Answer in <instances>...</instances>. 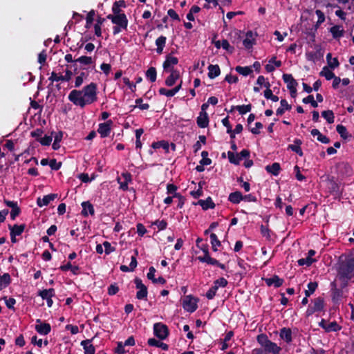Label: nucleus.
<instances>
[{"label": "nucleus", "mask_w": 354, "mask_h": 354, "mask_svg": "<svg viewBox=\"0 0 354 354\" xmlns=\"http://www.w3.org/2000/svg\"><path fill=\"white\" fill-rule=\"evenodd\" d=\"M91 341L92 339H87L81 342L80 344L83 346L84 354H95V348Z\"/></svg>", "instance_id": "23"}, {"label": "nucleus", "mask_w": 354, "mask_h": 354, "mask_svg": "<svg viewBox=\"0 0 354 354\" xmlns=\"http://www.w3.org/2000/svg\"><path fill=\"white\" fill-rule=\"evenodd\" d=\"M209 238H210V242H211L212 245H213V246H218V247L221 246V243L218 240V237H217L216 234L211 233L210 236H209Z\"/></svg>", "instance_id": "61"}, {"label": "nucleus", "mask_w": 354, "mask_h": 354, "mask_svg": "<svg viewBox=\"0 0 354 354\" xmlns=\"http://www.w3.org/2000/svg\"><path fill=\"white\" fill-rule=\"evenodd\" d=\"M281 106L277 109L276 114L277 115H282L285 111H290L292 106L289 104L286 100L282 99L280 101Z\"/></svg>", "instance_id": "32"}, {"label": "nucleus", "mask_w": 354, "mask_h": 354, "mask_svg": "<svg viewBox=\"0 0 354 354\" xmlns=\"http://www.w3.org/2000/svg\"><path fill=\"white\" fill-rule=\"evenodd\" d=\"M308 290H305V295L310 297L313 295L318 287V283L317 281H310L307 285Z\"/></svg>", "instance_id": "44"}, {"label": "nucleus", "mask_w": 354, "mask_h": 354, "mask_svg": "<svg viewBox=\"0 0 354 354\" xmlns=\"http://www.w3.org/2000/svg\"><path fill=\"white\" fill-rule=\"evenodd\" d=\"M200 248L204 253L203 256H199L198 257V259L200 262L202 263H207L210 259L212 257H210L209 252V246L207 244H202L200 245V247H198Z\"/></svg>", "instance_id": "19"}, {"label": "nucleus", "mask_w": 354, "mask_h": 354, "mask_svg": "<svg viewBox=\"0 0 354 354\" xmlns=\"http://www.w3.org/2000/svg\"><path fill=\"white\" fill-rule=\"evenodd\" d=\"M103 245L104 247V252L106 254H109L115 250V248L112 247L109 241H104L103 243Z\"/></svg>", "instance_id": "63"}, {"label": "nucleus", "mask_w": 354, "mask_h": 354, "mask_svg": "<svg viewBox=\"0 0 354 354\" xmlns=\"http://www.w3.org/2000/svg\"><path fill=\"white\" fill-rule=\"evenodd\" d=\"M170 75L166 78L165 84L167 86H174L176 81L180 78V72L177 69L168 71Z\"/></svg>", "instance_id": "15"}, {"label": "nucleus", "mask_w": 354, "mask_h": 354, "mask_svg": "<svg viewBox=\"0 0 354 354\" xmlns=\"http://www.w3.org/2000/svg\"><path fill=\"white\" fill-rule=\"evenodd\" d=\"M336 131L344 140H347L351 137V135L348 132L346 127L342 124L337 125Z\"/></svg>", "instance_id": "38"}, {"label": "nucleus", "mask_w": 354, "mask_h": 354, "mask_svg": "<svg viewBox=\"0 0 354 354\" xmlns=\"http://www.w3.org/2000/svg\"><path fill=\"white\" fill-rule=\"evenodd\" d=\"M95 12L94 10H91L88 12L87 14L86 21V27L88 28L93 21L94 17H95Z\"/></svg>", "instance_id": "58"}, {"label": "nucleus", "mask_w": 354, "mask_h": 354, "mask_svg": "<svg viewBox=\"0 0 354 354\" xmlns=\"http://www.w3.org/2000/svg\"><path fill=\"white\" fill-rule=\"evenodd\" d=\"M316 261V259H313L310 257H307L306 258H302L298 260L297 263L299 266H310L312 265L313 262Z\"/></svg>", "instance_id": "51"}, {"label": "nucleus", "mask_w": 354, "mask_h": 354, "mask_svg": "<svg viewBox=\"0 0 354 354\" xmlns=\"http://www.w3.org/2000/svg\"><path fill=\"white\" fill-rule=\"evenodd\" d=\"M75 62H77L85 66H89L93 63V60L91 57H88L85 55L81 56L79 58L76 59Z\"/></svg>", "instance_id": "48"}, {"label": "nucleus", "mask_w": 354, "mask_h": 354, "mask_svg": "<svg viewBox=\"0 0 354 354\" xmlns=\"http://www.w3.org/2000/svg\"><path fill=\"white\" fill-rule=\"evenodd\" d=\"M113 122L111 120H109L104 123H100L97 129V132L102 138H106L109 136Z\"/></svg>", "instance_id": "12"}, {"label": "nucleus", "mask_w": 354, "mask_h": 354, "mask_svg": "<svg viewBox=\"0 0 354 354\" xmlns=\"http://www.w3.org/2000/svg\"><path fill=\"white\" fill-rule=\"evenodd\" d=\"M316 51L315 52H310L306 54L307 59L310 61H315V59L317 58V57H322L323 53L322 52V48L319 46H316Z\"/></svg>", "instance_id": "40"}, {"label": "nucleus", "mask_w": 354, "mask_h": 354, "mask_svg": "<svg viewBox=\"0 0 354 354\" xmlns=\"http://www.w3.org/2000/svg\"><path fill=\"white\" fill-rule=\"evenodd\" d=\"M326 61L328 67L330 68L331 69H335L339 65L338 59L337 57L332 59V55L330 53L326 55Z\"/></svg>", "instance_id": "39"}, {"label": "nucleus", "mask_w": 354, "mask_h": 354, "mask_svg": "<svg viewBox=\"0 0 354 354\" xmlns=\"http://www.w3.org/2000/svg\"><path fill=\"white\" fill-rule=\"evenodd\" d=\"M136 104L141 110H147L149 109V104L142 103V99L141 97L136 100Z\"/></svg>", "instance_id": "62"}, {"label": "nucleus", "mask_w": 354, "mask_h": 354, "mask_svg": "<svg viewBox=\"0 0 354 354\" xmlns=\"http://www.w3.org/2000/svg\"><path fill=\"white\" fill-rule=\"evenodd\" d=\"M227 284L228 282L224 277H220L219 279L215 280L213 283V285L216 286L217 289H218L219 287L225 288L227 286Z\"/></svg>", "instance_id": "52"}, {"label": "nucleus", "mask_w": 354, "mask_h": 354, "mask_svg": "<svg viewBox=\"0 0 354 354\" xmlns=\"http://www.w3.org/2000/svg\"><path fill=\"white\" fill-rule=\"evenodd\" d=\"M266 170L268 173H270L272 175L277 176L279 175L281 170L280 164L279 162H274L272 165H267L266 167Z\"/></svg>", "instance_id": "36"}, {"label": "nucleus", "mask_w": 354, "mask_h": 354, "mask_svg": "<svg viewBox=\"0 0 354 354\" xmlns=\"http://www.w3.org/2000/svg\"><path fill=\"white\" fill-rule=\"evenodd\" d=\"M147 343L151 346L160 348L163 351H167L169 348V346L167 344L162 342L155 338H149L147 341Z\"/></svg>", "instance_id": "33"}, {"label": "nucleus", "mask_w": 354, "mask_h": 354, "mask_svg": "<svg viewBox=\"0 0 354 354\" xmlns=\"http://www.w3.org/2000/svg\"><path fill=\"white\" fill-rule=\"evenodd\" d=\"M235 70L236 71L243 75V76H247V75H250L253 71L251 68V66H237L236 68H235Z\"/></svg>", "instance_id": "43"}, {"label": "nucleus", "mask_w": 354, "mask_h": 354, "mask_svg": "<svg viewBox=\"0 0 354 354\" xmlns=\"http://www.w3.org/2000/svg\"><path fill=\"white\" fill-rule=\"evenodd\" d=\"M136 289L138 290L136 292V299L138 300H147L148 295L147 287L142 283L141 279L136 277L133 280Z\"/></svg>", "instance_id": "7"}, {"label": "nucleus", "mask_w": 354, "mask_h": 354, "mask_svg": "<svg viewBox=\"0 0 354 354\" xmlns=\"http://www.w3.org/2000/svg\"><path fill=\"white\" fill-rule=\"evenodd\" d=\"M319 75L324 77L327 80H330L335 77V73L330 71L328 66H324Z\"/></svg>", "instance_id": "45"}, {"label": "nucleus", "mask_w": 354, "mask_h": 354, "mask_svg": "<svg viewBox=\"0 0 354 354\" xmlns=\"http://www.w3.org/2000/svg\"><path fill=\"white\" fill-rule=\"evenodd\" d=\"M279 337L287 344H290L292 341V330L290 328L283 327L280 330Z\"/></svg>", "instance_id": "18"}, {"label": "nucleus", "mask_w": 354, "mask_h": 354, "mask_svg": "<svg viewBox=\"0 0 354 354\" xmlns=\"http://www.w3.org/2000/svg\"><path fill=\"white\" fill-rule=\"evenodd\" d=\"M58 196L57 194H49L48 195H45L42 198H37V205L39 207H42L44 205H48L51 201H54Z\"/></svg>", "instance_id": "17"}, {"label": "nucleus", "mask_w": 354, "mask_h": 354, "mask_svg": "<svg viewBox=\"0 0 354 354\" xmlns=\"http://www.w3.org/2000/svg\"><path fill=\"white\" fill-rule=\"evenodd\" d=\"M228 201L233 204H239L243 201V194L240 191H236L230 194Z\"/></svg>", "instance_id": "31"}, {"label": "nucleus", "mask_w": 354, "mask_h": 354, "mask_svg": "<svg viewBox=\"0 0 354 354\" xmlns=\"http://www.w3.org/2000/svg\"><path fill=\"white\" fill-rule=\"evenodd\" d=\"M209 71L208 77L210 79H214L221 74V69L218 65L209 64L207 67Z\"/></svg>", "instance_id": "29"}, {"label": "nucleus", "mask_w": 354, "mask_h": 354, "mask_svg": "<svg viewBox=\"0 0 354 354\" xmlns=\"http://www.w3.org/2000/svg\"><path fill=\"white\" fill-rule=\"evenodd\" d=\"M197 204L201 205L203 210L214 209L215 207V203L210 196L207 197L205 200H199Z\"/></svg>", "instance_id": "26"}, {"label": "nucleus", "mask_w": 354, "mask_h": 354, "mask_svg": "<svg viewBox=\"0 0 354 354\" xmlns=\"http://www.w3.org/2000/svg\"><path fill=\"white\" fill-rule=\"evenodd\" d=\"M119 290V287L116 283H112L108 287V294L109 295H115L118 292Z\"/></svg>", "instance_id": "57"}, {"label": "nucleus", "mask_w": 354, "mask_h": 354, "mask_svg": "<svg viewBox=\"0 0 354 354\" xmlns=\"http://www.w3.org/2000/svg\"><path fill=\"white\" fill-rule=\"evenodd\" d=\"M209 116L207 113H199V115L196 119V123L200 128H206L209 124Z\"/></svg>", "instance_id": "24"}, {"label": "nucleus", "mask_w": 354, "mask_h": 354, "mask_svg": "<svg viewBox=\"0 0 354 354\" xmlns=\"http://www.w3.org/2000/svg\"><path fill=\"white\" fill-rule=\"evenodd\" d=\"M348 290H344L338 287L337 281L335 280L330 283V298L333 304L339 306L348 295Z\"/></svg>", "instance_id": "5"}, {"label": "nucleus", "mask_w": 354, "mask_h": 354, "mask_svg": "<svg viewBox=\"0 0 354 354\" xmlns=\"http://www.w3.org/2000/svg\"><path fill=\"white\" fill-rule=\"evenodd\" d=\"M337 280L339 281V284L338 285V287L344 290H348V286L349 281L353 280V279H348V277L342 275L337 272Z\"/></svg>", "instance_id": "25"}, {"label": "nucleus", "mask_w": 354, "mask_h": 354, "mask_svg": "<svg viewBox=\"0 0 354 354\" xmlns=\"http://www.w3.org/2000/svg\"><path fill=\"white\" fill-rule=\"evenodd\" d=\"M325 307L324 299L322 297H318L312 301V304L308 306L306 315L307 317L311 316L315 313L324 310Z\"/></svg>", "instance_id": "6"}, {"label": "nucleus", "mask_w": 354, "mask_h": 354, "mask_svg": "<svg viewBox=\"0 0 354 354\" xmlns=\"http://www.w3.org/2000/svg\"><path fill=\"white\" fill-rule=\"evenodd\" d=\"M38 141L43 146H49L52 142V136L46 135L44 138H39Z\"/></svg>", "instance_id": "60"}, {"label": "nucleus", "mask_w": 354, "mask_h": 354, "mask_svg": "<svg viewBox=\"0 0 354 354\" xmlns=\"http://www.w3.org/2000/svg\"><path fill=\"white\" fill-rule=\"evenodd\" d=\"M178 64V59L176 57L171 55V53H169L166 55L165 60L162 64V67L164 71H171L172 70H176L174 66Z\"/></svg>", "instance_id": "11"}, {"label": "nucleus", "mask_w": 354, "mask_h": 354, "mask_svg": "<svg viewBox=\"0 0 354 354\" xmlns=\"http://www.w3.org/2000/svg\"><path fill=\"white\" fill-rule=\"evenodd\" d=\"M153 225H157L159 230H163L167 228V223L165 220H161V221L156 220L153 223Z\"/></svg>", "instance_id": "64"}, {"label": "nucleus", "mask_w": 354, "mask_h": 354, "mask_svg": "<svg viewBox=\"0 0 354 354\" xmlns=\"http://www.w3.org/2000/svg\"><path fill=\"white\" fill-rule=\"evenodd\" d=\"M138 254V250H135V255L131 256V262L129 264V268H131V270L132 272L136 269V268L137 267V265H138V261H137V259H136V257Z\"/></svg>", "instance_id": "56"}, {"label": "nucleus", "mask_w": 354, "mask_h": 354, "mask_svg": "<svg viewBox=\"0 0 354 354\" xmlns=\"http://www.w3.org/2000/svg\"><path fill=\"white\" fill-rule=\"evenodd\" d=\"M319 326L323 328L326 333L337 332L342 329V326H340L336 321L328 322L324 319H322L319 322Z\"/></svg>", "instance_id": "10"}, {"label": "nucleus", "mask_w": 354, "mask_h": 354, "mask_svg": "<svg viewBox=\"0 0 354 354\" xmlns=\"http://www.w3.org/2000/svg\"><path fill=\"white\" fill-rule=\"evenodd\" d=\"M263 280L265 281L268 286H273L274 288L281 287L284 282V280L283 279L279 278V277L276 274H274L273 277L270 278L263 279Z\"/></svg>", "instance_id": "16"}, {"label": "nucleus", "mask_w": 354, "mask_h": 354, "mask_svg": "<svg viewBox=\"0 0 354 354\" xmlns=\"http://www.w3.org/2000/svg\"><path fill=\"white\" fill-rule=\"evenodd\" d=\"M337 272L354 279V257L346 258L338 263Z\"/></svg>", "instance_id": "3"}, {"label": "nucleus", "mask_w": 354, "mask_h": 354, "mask_svg": "<svg viewBox=\"0 0 354 354\" xmlns=\"http://www.w3.org/2000/svg\"><path fill=\"white\" fill-rule=\"evenodd\" d=\"M302 145V141L300 139L295 138L294 140V144L289 145L288 146V149H290L291 151L295 152L297 155L299 156H303L304 153L302 151V149L301 148V145Z\"/></svg>", "instance_id": "20"}, {"label": "nucleus", "mask_w": 354, "mask_h": 354, "mask_svg": "<svg viewBox=\"0 0 354 354\" xmlns=\"http://www.w3.org/2000/svg\"><path fill=\"white\" fill-rule=\"evenodd\" d=\"M166 41H167V37L165 36H163V35H161L159 37H158L156 39V45L157 46V48H156V53L158 54H162V52H163V49L165 46V44H166Z\"/></svg>", "instance_id": "30"}, {"label": "nucleus", "mask_w": 354, "mask_h": 354, "mask_svg": "<svg viewBox=\"0 0 354 354\" xmlns=\"http://www.w3.org/2000/svg\"><path fill=\"white\" fill-rule=\"evenodd\" d=\"M217 290L218 289L213 285L206 292V297L208 299H212L215 297Z\"/></svg>", "instance_id": "59"}, {"label": "nucleus", "mask_w": 354, "mask_h": 354, "mask_svg": "<svg viewBox=\"0 0 354 354\" xmlns=\"http://www.w3.org/2000/svg\"><path fill=\"white\" fill-rule=\"evenodd\" d=\"M146 77L151 82H154L156 80L157 77V71L155 67H150L146 71Z\"/></svg>", "instance_id": "41"}, {"label": "nucleus", "mask_w": 354, "mask_h": 354, "mask_svg": "<svg viewBox=\"0 0 354 354\" xmlns=\"http://www.w3.org/2000/svg\"><path fill=\"white\" fill-rule=\"evenodd\" d=\"M322 116L327 121L328 124H333L335 121L334 113L331 110L323 111Z\"/></svg>", "instance_id": "42"}, {"label": "nucleus", "mask_w": 354, "mask_h": 354, "mask_svg": "<svg viewBox=\"0 0 354 354\" xmlns=\"http://www.w3.org/2000/svg\"><path fill=\"white\" fill-rule=\"evenodd\" d=\"M36 322L39 323L35 326V330L39 334L46 335L50 332L51 326L48 323H42L39 319H37Z\"/></svg>", "instance_id": "14"}, {"label": "nucleus", "mask_w": 354, "mask_h": 354, "mask_svg": "<svg viewBox=\"0 0 354 354\" xmlns=\"http://www.w3.org/2000/svg\"><path fill=\"white\" fill-rule=\"evenodd\" d=\"M260 231L261 235L265 237L268 241L271 240V236L273 234V232L268 228V226H265L261 225L260 226Z\"/></svg>", "instance_id": "46"}, {"label": "nucleus", "mask_w": 354, "mask_h": 354, "mask_svg": "<svg viewBox=\"0 0 354 354\" xmlns=\"http://www.w3.org/2000/svg\"><path fill=\"white\" fill-rule=\"evenodd\" d=\"M153 333L158 338L163 340L169 335V328L162 323H156L153 325Z\"/></svg>", "instance_id": "9"}, {"label": "nucleus", "mask_w": 354, "mask_h": 354, "mask_svg": "<svg viewBox=\"0 0 354 354\" xmlns=\"http://www.w3.org/2000/svg\"><path fill=\"white\" fill-rule=\"evenodd\" d=\"M182 85L183 82L180 81V82L178 85H176L174 88H172L171 89H167L163 87L159 88L158 93L160 95L171 97L174 96L181 89Z\"/></svg>", "instance_id": "13"}, {"label": "nucleus", "mask_w": 354, "mask_h": 354, "mask_svg": "<svg viewBox=\"0 0 354 354\" xmlns=\"http://www.w3.org/2000/svg\"><path fill=\"white\" fill-rule=\"evenodd\" d=\"M82 215L84 217L88 216V214L91 216L94 215L95 210L93 205L89 201H84L82 203Z\"/></svg>", "instance_id": "21"}, {"label": "nucleus", "mask_w": 354, "mask_h": 354, "mask_svg": "<svg viewBox=\"0 0 354 354\" xmlns=\"http://www.w3.org/2000/svg\"><path fill=\"white\" fill-rule=\"evenodd\" d=\"M282 78L284 82L287 84L288 89L297 88L298 86L297 82L294 79L291 74L284 73Z\"/></svg>", "instance_id": "22"}, {"label": "nucleus", "mask_w": 354, "mask_h": 354, "mask_svg": "<svg viewBox=\"0 0 354 354\" xmlns=\"http://www.w3.org/2000/svg\"><path fill=\"white\" fill-rule=\"evenodd\" d=\"M11 277L9 273H4L0 276V290L8 287L11 283Z\"/></svg>", "instance_id": "34"}, {"label": "nucleus", "mask_w": 354, "mask_h": 354, "mask_svg": "<svg viewBox=\"0 0 354 354\" xmlns=\"http://www.w3.org/2000/svg\"><path fill=\"white\" fill-rule=\"evenodd\" d=\"M3 299L5 300V303H6L7 308L10 310H13L15 311V308L14 306L16 304V299L12 297H10L9 299H7L6 297H4Z\"/></svg>", "instance_id": "54"}, {"label": "nucleus", "mask_w": 354, "mask_h": 354, "mask_svg": "<svg viewBox=\"0 0 354 354\" xmlns=\"http://www.w3.org/2000/svg\"><path fill=\"white\" fill-rule=\"evenodd\" d=\"M26 228V224L17 225L15 224L13 225H8V229L10 230V234H13L15 236H20L24 231Z\"/></svg>", "instance_id": "27"}, {"label": "nucleus", "mask_w": 354, "mask_h": 354, "mask_svg": "<svg viewBox=\"0 0 354 354\" xmlns=\"http://www.w3.org/2000/svg\"><path fill=\"white\" fill-rule=\"evenodd\" d=\"M329 31L332 34L333 37L335 39L341 38L344 34V30L339 25L332 26Z\"/></svg>", "instance_id": "28"}, {"label": "nucleus", "mask_w": 354, "mask_h": 354, "mask_svg": "<svg viewBox=\"0 0 354 354\" xmlns=\"http://www.w3.org/2000/svg\"><path fill=\"white\" fill-rule=\"evenodd\" d=\"M62 165V162H57V160L53 158L49 161V166L52 170L57 171Z\"/></svg>", "instance_id": "55"}, {"label": "nucleus", "mask_w": 354, "mask_h": 354, "mask_svg": "<svg viewBox=\"0 0 354 354\" xmlns=\"http://www.w3.org/2000/svg\"><path fill=\"white\" fill-rule=\"evenodd\" d=\"M227 157H228V160H229L230 163H232V164H234L235 165H239V163H240V158H238L237 154L235 155L233 152L228 151L227 152Z\"/></svg>", "instance_id": "53"}, {"label": "nucleus", "mask_w": 354, "mask_h": 354, "mask_svg": "<svg viewBox=\"0 0 354 354\" xmlns=\"http://www.w3.org/2000/svg\"><path fill=\"white\" fill-rule=\"evenodd\" d=\"M108 19L115 26L113 28V33L114 35L119 34L122 30H127L128 27V19L124 13L118 15H111V14L106 16Z\"/></svg>", "instance_id": "4"}, {"label": "nucleus", "mask_w": 354, "mask_h": 354, "mask_svg": "<svg viewBox=\"0 0 354 354\" xmlns=\"http://www.w3.org/2000/svg\"><path fill=\"white\" fill-rule=\"evenodd\" d=\"M257 341L261 345L265 354H280L281 348L270 340L267 335L261 333L257 335Z\"/></svg>", "instance_id": "2"}, {"label": "nucleus", "mask_w": 354, "mask_h": 354, "mask_svg": "<svg viewBox=\"0 0 354 354\" xmlns=\"http://www.w3.org/2000/svg\"><path fill=\"white\" fill-rule=\"evenodd\" d=\"M198 299L189 295L185 297L183 301V308L189 313H194L198 308Z\"/></svg>", "instance_id": "8"}, {"label": "nucleus", "mask_w": 354, "mask_h": 354, "mask_svg": "<svg viewBox=\"0 0 354 354\" xmlns=\"http://www.w3.org/2000/svg\"><path fill=\"white\" fill-rule=\"evenodd\" d=\"M62 137H63V132L61 131L55 134V136L54 137V142H53V146H52L53 149L54 150H57L59 149V147H60L59 142H61Z\"/></svg>", "instance_id": "47"}, {"label": "nucleus", "mask_w": 354, "mask_h": 354, "mask_svg": "<svg viewBox=\"0 0 354 354\" xmlns=\"http://www.w3.org/2000/svg\"><path fill=\"white\" fill-rule=\"evenodd\" d=\"M310 133L313 136H317V139L320 142L324 144L330 142V139L327 136L322 135L318 129H313L311 130Z\"/></svg>", "instance_id": "35"}, {"label": "nucleus", "mask_w": 354, "mask_h": 354, "mask_svg": "<svg viewBox=\"0 0 354 354\" xmlns=\"http://www.w3.org/2000/svg\"><path fill=\"white\" fill-rule=\"evenodd\" d=\"M151 147L154 149L162 148L165 153H168L169 150V144L167 141L160 140L158 142H153L151 144Z\"/></svg>", "instance_id": "37"}, {"label": "nucleus", "mask_w": 354, "mask_h": 354, "mask_svg": "<svg viewBox=\"0 0 354 354\" xmlns=\"http://www.w3.org/2000/svg\"><path fill=\"white\" fill-rule=\"evenodd\" d=\"M68 98L75 105L84 108L86 104L97 101V84L91 82L85 86L82 91L74 89L71 91Z\"/></svg>", "instance_id": "1"}, {"label": "nucleus", "mask_w": 354, "mask_h": 354, "mask_svg": "<svg viewBox=\"0 0 354 354\" xmlns=\"http://www.w3.org/2000/svg\"><path fill=\"white\" fill-rule=\"evenodd\" d=\"M251 109H252L251 104H248L246 105H245V104L238 105L236 106V110H237L241 115H244V114L247 113L248 112H250L251 111Z\"/></svg>", "instance_id": "50"}, {"label": "nucleus", "mask_w": 354, "mask_h": 354, "mask_svg": "<svg viewBox=\"0 0 354 354\" xmlns=\"http://www.w3.org/2000/svg\"><path fill=\"white\" fill-rule=\"evenodd\" d=\"M315 13H316L317 16L318 17V19H317L316 24L314 26L313 28H315V31H317V30L319 28V26H320V24H322L325 21V16H324V12L320 10H317L315 11Z\"/></svg>", "instance_id": "49"}]
</instances>
